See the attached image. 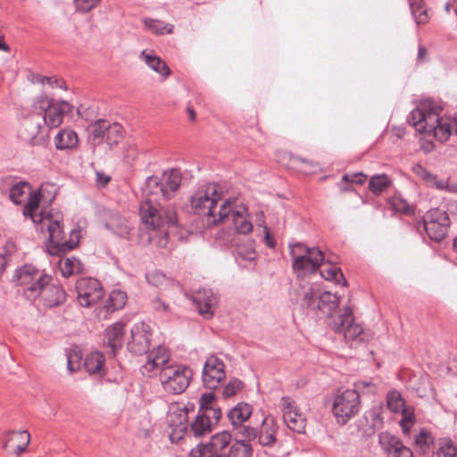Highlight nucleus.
<instances>
[{
    "label": "nucleus",
    "instance_id": "f257e3e1",
    "mask_svg": "<svg viewBox=\"0 0 457 457\" xmlns=\"http://www.w3.org/2000/svg\"><path fill=\"white\" fill-rule=\"evenodd\" d=\"M220 198L221 194L218 192V186L208 183L199 187L191 196V206L195 213L206 217L209 226H216L228 218L233 203L231 199L225 200L216 212Z\"/></svg>",
    "mask_w": 457,
    "mask_h": 457
},
{
    "label": "nucleus",
    "instance_id": "f03ea898",
    "mask_svg": "<svg viewBox=\"0 0 457 457\" xmlns=\"http://www.w3.org/2000/svg\"><path fill=\"white\" fill-rule=\"evenodd\" d=\"M49 234V245L47 251L51 255H61L73 250L79 241V231L71 230L69 240H63V230L61 228L59 217L54 219L49 212L46 216V224Z\"/></svg>",
    "mask_w": 457,
    "mask_h": 457
},
{
    "label": "nucleus",
    "instance_id": "7ed1b4c3",
    "mask_svg": "<svg viewBox=\"0 0 457 457\" xmlns=\"http://www.w3.org/2000/svg\"><path fill=\"white\" fill-rule=\"evenodd\" d=\"M301 306L312 311L320 310L333 320V317L337 313L332 314V312L338 308L339 298L330 292L320 293V290L308 287L303 290Z\"/></svg>",
    "mask_w": 457,
    "mask_h": 457
},
{
    "label": "nucleus",
    "instance_id": "20e7f679",
    "mask_svg": "<svg viewBox=\"0 0 457 457\" xmlns=\"http://www.w3.org/2000/svg\"><path fill=\"white\" fill-rule=\"evenodd\" d=\"M329 326L335 333L344 334L346 341L366 340L362 328L354 322L353 310L350 307L340 310L338 314L333 317V320H330Z\"/></svg>",
    "mask_w": 457,
    "mask_h": 457
},
{
    "label": "nucleus",
    "instance_id": "39448f33",
    "mask_svg": "<svg viewBox=\"0 0 457 457\" xmlns=\"http://www.w3.org/2000/svg\"><path fill=\"white\" fill-rule=\"evenodd\" d=\"M360 395L354 389L338 393L333 402L332 412L338 423L344 425L359 411Z\"/></svg>",
    "mask_w": 457,
    "mask_h": 457
},
{
    "label": "nucleus",
    "instance_id": "423d86ee",
    "mask_svg": "<svg viewBox=\"0 0 457 457\" xmlns=\"http://www.w3.org/2000/svg\"><path fill=\"white\" fill-rule=\"evenodd\" d=\"M15 278L21 286H23L24 295L27 298H35L37 293L42 286L51 282L52 277L42 273L35 266L25 264L16 270Z\"/></svg>",
    "mask_w": 457,
    "mask_h": 457
},
{
    "label": "nucleus",
    "instance_id": "0eeeda50",
    "mask_svg": "<svg viewBox=\"0 0 457 457\" xmlns=\"http://www.w3.org/2000/svg\"><path fill=\"white\" fill-rule=\"evenodd\" d=\"M152 199L148 198L145 202L142 203L139 206V214L141 221L146 226L147 229L159 230L161 236L158 239L157 245L159 247H165L169 243V231L162 228L167 224L169 226L170 219L167 216L164 220L159 212L152 205Z\"/></svg>",
    "mask_w": 457,
    "mask_h": 457
},
{
    "label": "nucleus",
    "instance_id": "6e6552de",
    "mask_svg": "<svg viewBox=\"0 0 457 457\" xmlns=\"http://www.w3.org/2000/svg\"><path fill=\"white\" fill-rule=\"evenodd\" d=\"M232 436L221 431L211 436L208 443L199 444L190 452V457H227L226 449L230 446Z\"/></svg>",
    "mask_w": 457,
    "mask_h": 457
},
{
    "label": "nucleus",
    "instance_id": "1a4fd4ad",
    "mask_svg": "<svg viewBox=\"0 0 457 457\" xmlns=\"http://www.w3.org/2000/svg\"><path fill=\"white\" fill-rule=\"evenodd\" d=\"M79 303L82 307H90L104 296L100 281L94 278H81L76 282Z\"/></svg>",
    "mask_w": 457,
    "mask_h": 457
},
{
    "label": "nucleus",
    "instance_id": "9d476101",
    "mask_svg": "<svg viewBox=\"0 0 457 457\" xmlns=\"http://www.w3.org/2000/svg\"><path fill=\"white\" fill-rule=\"evenodd\" d=\"M225 363L215 355H211L204 362L202 380L204 387L217 389L226 378Z\"/></svg>",
    "mask_w": 457,
    "mask_h": 457
},
{
    "label": "nucleus",
    "instance_id": "9b49d317",
    "mask_svg": "<svg viewBox=\"0 0 457 457\" xmlns=\"http://www.w3.org/2000/svg\"><path fill=\"white\" fill-rule=\"evenodd\" d=\"M280 408L287 427L298 434L304 433L307 423L306 419L300 411L296 403L289 396H283L280 400Z\"/></svg>",
    "mask_w": 457,
    "mask_h": 457
},
{
    "label": "nucleus",
    "instance_id": "f8f14e48",
    "mask_svg": "<svg viewBox=\"0 0 457 457\" xmlns=\"http://www.w3.org/2000/svg\"><path fill=\"white\" fill-rule=\"evenodd\" d=\"M131 340L128 349L136 355L146 353L151 347L152 332L150 326L145 322L134 324L130 329Z\"/></svg>",
    "mask_w": 457,
    "mask_h": 457
},
{
    "label": "nucleus",
    "instance_id": "ddd939ff",
    "mask_svg": "<svg viewBox=\"0 0 457 457\" xmlns=\"http://www.w3.org/2000/svg\"><path fill=\"white\" fill-rule=\"evenodd\" d=\"M20 139L29 146H45L47 143L48 136L45 132L44 126L34 120H27L19 129Z\"/></svg>",
    "mask_w": 457,
    "mask_h": 457
},
{
    "label": "nucleus",
    "instance_id": "4468645a",
    "mask_svg": "<svg viewBox=\"0 0 457 457\" xmlns=\"http://www.w3.org/2000/svg\"><path fill=\"white\" fill-rule=\"evenodd\" d=\"M378 444L386 457H413L411 448L390 432H381L378 435Z\"/></svg>",
    "mask_w": 457,
    "mask_h": 457
},
{
    "label": "nucleus",
    "instance_id": "2eb2a0df",
    "mask_svg": "<svg viewBox=\"0 0 457 457\" xmlns=\"http://www.w3.org/2000/svg\"><path fill=\"white\" fill-rule=\"evenodd\" d=\"M324 261V253L321 250L312 247V253L297 256L292 263L294 271L298 277L306 273H314Z\"/></svg>",
    "mask_w": 457,
    "mask_h": 457
},
{
    "label": "nucleus",
    "instance_id": "dca6fc26",
    "mask_svg": "<svg viewBox=\"0 0 457 457\" xmlns=\"http://www.w3.org/2000/svg\"><path fill=\"white\" fill-rule=\"evenodd\" d=\"M431 133L439 142L447 141L453 133L457 134V119L439 117L438 114L435 113L426 134L430 135Z\"/></svg>",
    "mask_w": 457,
    "mask_h": 457
},
{
    "label": "nucleus",
    "instance_id": "f3484780",
    "mask_svg": "<svg viewBox=\"0 0 457 457\" xmlns=\"http://www.w3.org/2000/svg\"><path fill=\"white\" fill-rule=\"evenodd\" d=\"M190 297L201 316L207 320L213 316L218 299L211 289L200 288L194 291Z\"/></svg>",
    "mask_w": 457,
    "mask_h": 457
},
{
    "label": "nucleus",
    "instance_id": "a211bd4d",
    "mask_svg": "<svg viewBox=\"0 0 457 457\" xmlns=\"http://www.w3.org/2000/svg\"><path fill=\"white\" fill-rule=\"evenodd\" d=\"M40 110L44 112L45 124L54 129L62 123L64 115L71 112L72 106L62 100L53 105H40Z\"/></svg>",
    "mask_w": 457,
    "mask_h": 457
},
{
    "label": "nucleus",
    "instance_id": "6ab92c4d",
    "mask_svg": "<svg viewBox=\"0 0 457 457\" xmlns=\"http://www.w3.org/2000/svg\"><path fill=\"white\" fill-rule=\"evenodd\" d=\"M29 441L30 435L27 430L10 431L3 436V449L20 456L26 451Z\"/></svg>",
    "mask_w": 457,
    "mask_h": 457
},
{
    "label": "nucleus",
    "instance_id": "aec40b11",
    "mask_svg": "<svg viewBox=\"0 0 457 457\" xmlns=\"http://www.w3.org/2000/svg\"><path fill=\"white\" fill-rule=\"evenodd\" d=\"M41 295L47 307H55L62 304L66 298V293L62 286L47 283L35 293V298Z\"/></svg>",
    "mask_w": 457,
    "mask_h": 457
},
{
    "label": "nucleus",
    "instance_id": "412c9836",
    "mask_svg": "<svg viewBox=\"0 0 457 457\" xmlns=\"http://www.w3.org/2000/svg\"><path fill=\"white\" fill-rule=\"evenodd\" d=\"M278 427L274 417L266 416L258 429L257 440L262 446L271 447L277 442Z\"/></svg>",
    "mask_w": 457,
    "mask_h": 457
},
{
    "label": "nucleus",
    "instance_id": "4be33fe9",
    "mask_svg": "<svg viewBox=\"0 0 457 457\" xmlns=\"http://www.w3.org/2000/svg\"><path fill=\"white\" fill-rule=\"evenodd\" d=\"M231 204V212L229 215L232 216L234 228L237 233L246 235L253 230V224L250 220L247 208L245 205H240L234 208Z\"/></svg>",
    "mask_w": 457,
    "mask_h": 457
},
{
    "label": "nucleus",
    "instance_id": "5701e85b",
    "mask_svg": "<svg viewBox=\"0 0 457 457\" xmlns=\"http://www.w3.org/2000/svg\"><path fill=\"white\" fill-rule=\"evenodd\" d=\"M193 378L192 370L184 364H173V394L183 393Z\"/></svg>",
    "mask_w": 457,
    "mask_h": 457
},
{
    "label": "nucleus",
    "instance_id": "b1692460",
    "mask_svg": "<svg viewBox=\"0 0 457 457\" xmlns=\"http://www.w3.org/2000/svg\"><path fill=\"white\" fill-rule=\"evenodd\" d=\"M124 336L125 323L121 320L116 321L105 329L104 338L113 353L122 347Z\"/></svg>",
    "mask_w": 457,
    "mask_h": 457
},
{
    "label": "nucleus",
    "instance_id": "393cba45",
    "mask_svg": "<svg viewBox=\"0 0 457 457\" xmlns=\"http://www.w3.org/2000/svg\"><path fill=\"white\" fill-rule=\"evenodd\" d=\"M435 112H426L421 108H416L410 112L407 121L411 125L417 132L421 134L428 133V126L434 119Z\"/></svg>",
    "mask_w": 457,
    "mask_h": 457
},
{
    "label": "nucleus",
    "instance_id": "a878e982",
    "mask_svg": "<svg viewBox=\"0 0 457 457\" xmlns=\"http://www.w3.org/2000/svg\"><path fill=\"white\" fill-rule=\"evenodd\" d=\"M139 58L143 60L150 69L159 73L163 80L170 76V70L169 66L163 60L154 54V51L143 50L139 54Z\"/></svg>",
    "mask_w": 457,
    "mask_h": 457
},
{
    "label": "nucleus",
    "instance_id": "bb28decb",
    "mask_svg": "<svg viewBox=\"0 0 457 457\" xmlns=\"http://www.w3.org/2000/svg\"><path fill=\"white\" fill-rule=\"evenodd\" d=\"M252 413L253 406L247 403L241 402L228 411L227 417L233 428H236L244 424L251 417Z\"/></svg>",
    "mask_w": 457,
    "mask_h": 457
},
{
    "label": "nucleus",
    "instance_id": "cd10ccee",
    "mask_svg": "<svg viewBox=\"0 0 457 457\" xmlns=\"http://www.w3.org/2000/svg\"><path fill=\"white\" fill-rule=\"evenodd\" d=\"M79 138L72 129H61L54 137L55 147L59 150L73 149L78 145Z\"/></svg>",
    "mask_w": 457,
    "mask_h": 457
},
{
    "label": "nucleus",
    "instance_id": "c85d7f7f",
    "mask_svg": "<svg viewBox=\"0 0 457 457\" xmlns=\"http://www.w3.org/2000/svg\"><path fill=\"white\" fill-rule=\"evenodd\" d=\"M189 406L180 404L173 401V440L175 439L176 429L179 431L186 430L187 427L184 426L188 420Z\"/></svg>",
    "mask_w": 457,
    "mask_h": 457
},
{
    "label": "nucleus",
    "instance_id": "c756f323",
    "mask_svg": "<svg viewBox=\"0 0 457 457\" xmlns=\"http://www.w3.org/2000/svg\"><path fill=\"white\" fill-rule=\"evenodd\" d=\"M61 254V260L59 262V268L63 277H70L74 274H80L83 272V264L75 256L63 257Z\"/></svg>",
    "mask_w": 457,
    "mask_h": 457
},
{
    "label": "nucleus",
    "instance_id": "7c9ffc66",
    "mask_svg": "<svg viewBox=\"0 0 457 457\" xmlns=\"http://www.w3.org/2000/svg\"><path fill=\"white\" fill-rule=\"evenodd\" d=\"M212 427L213 422L210 421L207 416L202 415V413L198 411L195 420L190 424L189 432L198 437L210 433L212 430Z\"/></svg>",
    "mask_w": 457,
    "mask_h": 457
},
{
    "label": "nucleus",
    "instance_id": "2f4dec72",
    "mask_svg": "<svg viewBox=\"0 0 457 457\" xmlns=\"http://www.w3.org/2000/svg\"><path fill=\"white\" fill-rule=\"evenodd\" d=\"M392 185L391 179L385 173L372 176L369 181V190L375 195H379Z\"/></svg>",
    "mask_w": 457,
    "mask_h": 457
},
{
    "label": "nucleus",
    "instance_id": "473e14b6",
    "mask_svg": "<svg viewBox=\"0 0 457 457\" xmlns=\"http://www.w3.org/2000/svg\"><path fill=\"white\" fill-rule=\"evenodd\" d=\"M109 123L106 120H98L88 126L87 131L95 144L99 145L103 142L106 136Z\"/></svg>",
    "mask_w": 457,
    "mask_h": 457
},
{
    "label": "nucleus",
    "instance_id": "72a5a7b5",
    "mask_svg": "<svg viewBox=\"0 0 457 457\" xmlns=\"http://www.w3.org/2000/svg\"><path fill=\"white\" fill-rule=\"evenodd\" d=\"M105 362L104 355L100 352L88 354L84 361V367L90 374L99 373Z\"/></svg>",
    "mask_w": 457,
    "mask_h": 457
},
{
    "label": "nucleus",
    "instance_id": "f704fd0d",
    "mask_svg": "<svg viewBox=\"0 0 457 457\" xmlns=\"http://www.w3.org/2000/svg\"><path fill=\"white\" fill-rule=\"evenodd\" d=\"M422 227L428 237L436 242H440L445 237L449 228V226L444 225V223L439 225L428 222H422Z\"/></svg>",
    "mask_w": 457,
    "mask_h": 457
},
{
    "label": "nucleus",
    "instance_id": "c9c22d12",
    "mask_svg": "<svg viewBox=\"0 0 457 457\" xmlns=\"http://www.w3.org/2000/svg\"><path fill=\"white\" fill-rule=\"evenodd\" d=\"M127 294L121 290H112L105 303L107 312H113L126 304Z\"/></svg>",
    "mask_w": 457,
    "mask_h": 457
},
{
    "label": "nucleus",
    "instance_id": "e433bc0d",
    "mask_svg": "<svg viewBox=\"0 0 457 457\" xmlns=\"http://www.w3.org/2000/svg\"><path fill=\"white\" fill-rule=\"evenodd\" d=\"M253 453L250 444L235 440L228 447L227 457H253Z\"/></svg>",
    "mask_w": 457,
    "mask_h": 457
},
{
    "label": "nucleus",
    "instance_id": "4c0bfd02",
    "mask_svg": "<svg viewBox=\"0 0 457 457\" xmlns=\"http://www.w3.org/2000/svg\"><path fill=\"white\" fill-rule=\"evenodd\" d=\"M409 4L411 15L417 24H425L428 21V15L423 0H411Z\"/></svg>",
    "mask_w": 457,
    "mask_h": 457
},
{
    "label": "nucleus",
    "instance_id": "58836bf2",
    "mask_svg": "<svg viewBox=\"0 0 457 457\" xmlns=\"http://www.w3.org/2000/svg\"><path fill=\"white\" fill-rule=\"evenodd\" d=\"M124 130L123 127L119 123H109V128L106 131L105 139L110 146L113 148L123 139Z\"/></svg>",
    "mask_w": 457,
    "mask_h": 457
},
{
    "label": "nucleus",
    "instance_id": "ea45409f",
    "mask_svg": "<svg viewBox=\"0 0 457 457\" xmlns=\"http://www.w3.org/2000/svg\"><path fill=\"white\" fill-rule=\"evenodd\" d=\"M422 222L436 223L450 226V219L448 213L439 208H433L428 211L424 216Z\"/></svg>",
    "mask_w": 457,
    "mask_h": 457
},
{
    "label": "nucleus",
    "instance_id": "a19ab883",
    "mask_svg": "<svg viewBox=\"0 0 457 457\" xmlns=\"http://www.w3.org/2000/svg\"><path fill=\"white\" fill-rule=\"evenodd\" d=\"M30 190L31 186L29 182L20 181L11 187L9 197L13 204H21L22 197Z\"/></svg>",
    "mask_w": 457,
    "mask_h": 457
},
{
    "label": "nucleus",
    "instance_id": "79ce46f5",
    "mask_svg": "<svg viewBox=\"0 0 457 457\" xmlns=\"http://www.w3.org/2000/svg\"><path fill=\"white\" fill-rule=\"evenodd\" d=\"M428 187H435L440 191H445L449 193H457V183H451L449 179H439L436 174H433V178L429 179L427 184Z\"/></svg>",
    "mask_w": 457,
    "mask_h": 457
},
{
    "label": "nucleus",
    "instance_id": "37998d69",
    "mask_svg": "<svg viewBox=\"0 0 457 457\" xmlns=\"http://www.w3.org/2000/svg\"><path fill=\"white\" fill-rule=\"evenodd\" d=\"M237 255L245 261H254L257 258V253L254 250V241L248 240L237 245Z\"/></svg>",
    "mask_w": 457,
    "mask_h": 457
},
{
    "label": "nucleus",
    "instance_id": "c03bdc74",
    "mask_svg": "<svg viewBox=\"0 0 457 457\" xmlns=\"http://www.w3.org/2000/svg\"><path fill=\"white\" fill-rule=\"evenodd\" d=\"M388 204L392 210L396 212L410 215L413 213L409 203L401 195H395L388 199Z\"/></svg>",
    "mask_w": 457,
    "mask_h": 457
},
{
    "label": "nucleus",
    "instance_id": "a18cd8bd",
    "mask_svg": "<svg viewBox=\"0 0 457 457\" xmlns=\"http://www.w3.org/2000/svg\"><path fill=\"white\" fill-rule=\"evenodd\" d=\"M236 429H237L236 433L237 441L249 444L251 441L257 439L258 428L242 424L240 427H237Z\"/></svg>",
    "mask_w": 457,
    "mask_h": 457
},
{
    "label": "nucleus",
    "instance_id": "49530a36",
    "mask_svg": "<svg viewBox=\"0 0 457 457\" xmlns=\"http://www.w3.org/2000/svg\"><path fill=\"white\" fill-rule=\"evenodd\" d=\"M320 275L326 280L335 281L337 284H340L341 280H343V285L347 286V281L341 269L338 267L331 266L324 268L320 270Z\"/></svg>",
    "mask_w": 457,
    "mask_h": 457
},
{
    "label": "nucleus",
    "instance_id": "de8ad7c7",
    "mask_svg": "<svg viewBox=\"0 0 457 457\" xmlns=\"http://www.w3.org/2000/svg\"><path fill=\"white\" fill-rule=\"evenodd\" d=\"M457 449L451 440L445 439L439 443L432 457H456Z\"/></svg>",
    "mask_w": 457,
    "mask_h": 457
},
{
    "label": "nucleus",
    "instance_id": "09e8293b",
    "mask_svg": "<svg viewBox=\"0 0 457 457\" xmlns=\"http://www.w3.org/2000/svg\"><path fill=\"white\" fill-rule=\"evenodd\" d=\"M105 227L112 233L120 237H124L129 233V228L127 224V220L120 217L113 218L111 221L105 224Z\"/></svg>",
    "mask_w": 457,
    "mask_h": 457
},
{
    "label": "nucleus",
    "instance_id": "8fccbe9b",
    "mask_svg": "<svg viewBox=\"0 0 457 457\" xmlns=\"http://www.w3.org/2000/svg\"><path fill=\"white\" fill-rule=\"evenodd\" d=\"M144 24L146 29L157 35L171 33V28L169 27V24L160 20L145 19Z\"/></svg>",
    "mask_w": 457,
    "mask_h": 457
},
{
    "label": "nucleus",
    "instance_id": "3c124183",
    "mask_svg": "<svg viewBox=\"0 0 457 457\" xmlns=\"http://www.w3.org/2000/svg\"><path fill=\"white\" fill-rule=\"evenodd\" d=\"M167 176V185L166 187L160 186L158 183V179L155 177H150L147 179V187L151 185H154L156 188L161 192L162 198L170 199V189H171V170L165 172Z\"/></svg>",
    "mask_w": 457,
    "mask_h": 457
},
{
    "label": "nucleus",
    "instance_id": "603ef678",
    "mask_svg": "<svg viewBox=\"0 0 457 457\" xmlns=\"http://www.w3.org/2000/svg\"><path fill=\"white\" fill-rule=\"evenodd\" d=\"M244 387V382L239 378H233L229 380L228 384L225 385L222 390V396L224 398H229L238 392H240Z\"/></svg>",
    "mask_w": 457,
    "mask_h": 457
},
{
    "label": "nucleus",
    "instance_id": "864d4df0",
    "mask_svg": "<svg viewBox=\"0 0 457 457\" xmlns=\"http://www.w3.org/2000/svg\"><path fill=\"white\" fill-rule=\"evenodd\" d=\"M431 442V434L425 428L420 429V433L416 435L414 439V445L422 452H425L429 448Z\"/></svg>",
    "mask_w": 457,
    "mask_h": 457
},
{
    "label": "nucleus",
    "instance_id": "5fc2aeb1",
    "mask_svg": "<svg viewBox=\"0 0 457 457\" xmlns=\"http://www.w3.org/2000/svg\"><path fill=\"white\" fill-rule=\"evenodd\" d=\"M404 402L397 392H391L387 395V406L395 412H398L403 407Z\"/></svg>",
    "mask_w": 457,
    "mask_h": 457
},
{
    "label": "nucleus",
    "instance_id": "6e6d98bb",
    "mask_svg": "<svg viewBox=\"0 0 457 457\" xmlns=\"http://www.w3.org/2000/svg\"><path fill=\"white\" fill-rule=\"evenodd\" d=\"M191 174L187 171L183 173L179 168H173V192L178 190L181 185H184L190 178Z\"/></svg>",
    "mask_w": 457,
    "mask_h": 457
},
{
    "label": "nucleus",
    "instance_id": "4d7b16f0",
    "mask_svg": "<svg viewBox=\"0 0 457 457\" xmlns=\"http://www.w3.org/2000/svg\"><path fill=\"white\" fill-rule=\"evenodd\" d=\"M289 253L293 259V261L299 255L303 254V255H305L307 253H312V247H309L307 246L306 245L303 244V243H295V244H291L289 245Z\"/></svg>",
    "mask_w": 457,
    "mask_h": 457
},
{
    "label": "nucleus",
    "instance_id": "13d9d810",
    "mask_svg": "<svg viewBox=\"0 0 457 457\" xmlns=\"http://www.w3.org/2000/svg\"><path fill=\"white\" fill-rule=\"evenodd\" d=\"M36 212L34 209H27V205H25L22 213L25 217H30L34 223H39L40 229H43L46 224V216L43 212L36 213Z\"/></svg>",
    "mask_w": 457,
    "mask_h": 457
},
{
    "label": "nucleus",
    "instance_id": "bf43d9fd",
    "mask_svg": "<svg viewBox=\"0 0 457 457\" xmlns=\"http://www.w3.org/2000/svg\"><path fill=\"white\" fill-rule=\"evenodd\" d=\"M169 362V354L165 348L158 346L153 358V364L156 367L167 365Z\"/></svg>",
    "mask_w": 457,
    "mask_h": 457
},
{
    "label": "nucleus",
    "instance_id": "052dcab7",
    "mask_svg": "<svg viewBox=\"0 0 457 457\" xmlns=\"http://www.w3.org/2000/svg\"><path fill=\"white\" fill-rule=\"evenodd\" d=\"M412 171L426 184H428L429 179L433 178V173L428 171L423 165L420 163H416L412 166Z\"/></svg>",
    "mask_w": 457,
    "mask_h": 457
},
{
    "label": "nucleus",
    "instance_id": "680f3d73",
    "mask_svg": "<svg viewBox=\"0 0 457 457\" xmlns=\"http://www.w3.org/2000/svg\"><path fill=\"white\" fill-rule=\"evenodd\" d=\"M215 395L212 392L204 393L200 397V408L199 412L207 410L209 407L216 406L214 403Z\"/></svg>",
    "mask_w": 457,
    "mask_h": 457
},
{
    "label": "nucleus",
    "instance_id": "e2e57ef3",
    "mask_svg": "<svg viewBox=\"0 0 457 457\" xmlns=\"http://www.w3.org/2000/svg\"><path fill=\"white\" fill-rule=\"evenodd\" d=\"M201 413L202 415L207 416L208 420L213 422V426H215L218 423V421L220 420L222 416L221 410L218 405L209 407L207 410L201 411Z\"/></svg>",
    "mask_w": 457,
    "mask_h": 457
},
{
    "label": "nucleus",
    "instance_id": "0e129e2a",
    "mask_svg": "<svg viewBox=\"0 0 457 457\" xmlns=\"http://www.w3.org/2000/svg\"><path fill=\"white\" fill-rule=\"evenodd\" d=\"M367 179V176L361 172H357L354 174H345L342 177V180L350 184H358L362 185Z\"/></svg>",
    "mask_w": 457,
    "mask_h": 457
},
{
    "label": "nucleus",
    "instance_id": "69168bd1",
    "mask_svg": "<svg viewBox=\"0 0 457 457\" xmlns=\"http://www.w3.org/2000/svg\"><path fill=\"white\" fill-rule=\"evenodd\" d=\"M76 7L82 12H87L95 8L100 0H74Z\"/></svg>",
    "mask_w": 457,
    "mask_h": 457
},
{
    "label": "nucleus",
    "instance_id": "338daca9",
    "mask_svg": "<svg viewBox=\"0 0 457 457\" xmlns=\"http://www.w3.org/2000/svg\"><path fill=\"white\" fill-rule=\"evenodd\" d=\"M173 237H177L179 240L184 241L187 240L190 236V233L187 229L179 228L177 224L176 214L173 212Z\"/></svg>",
    "mask_w": 457,
    "mask_h": 457
},
{
    "label": "nucleus",
    "instance_id": "774afa93",
    "mask_svg": "<svg viewBox=\"0 0 457 457\" xmlns=\"http://www.w3.org/2000/svg\"><path fill=\"white\" fill-rule=\"evenodd\" d=\"M41 196L42 195L39 191L31 193L28 198L27 204H25L27 205V209H34L37 211L38 209Z\"/></svg>",
    "mask_w": 457,
    "mask_h": 457
}]
</instances>
